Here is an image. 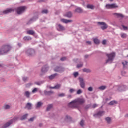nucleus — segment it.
<instances>
[{"instance_id": "obj_1", "label": "nucleus", "mask_w": 128, "mask_h": 128, "mask_svg": "<svg viewBox=\"0 0 128 128\" xmlns=\"http://www.w3.org/2000/svg\"><path fill=\"white\" fill-rule=\"evenodd\" d=\"M86 102V100L84 98L76 99L68 104L69 108H78V104H84Z\"/></svg>"}, {"instance_id": "obj_2", "label": "nucleus", "mask_w": 128, "mask_h": 128, "mask_svg": "<svg viewBox=\"0 0 128 128\" xmlns=\"http://www.w3.org/2000/svg\"><path fill=\"white\" fill-rule=\"evenodd\" d=\"M10 50H12V47H10V46H4L2 47L1 50H0V56H2V54H8Z\"/></svg>"}, {"instance_id": "obj_3", "label": "nucleus", "mask_w": 128, "mask_h": 128, "mask_svg": "<svg viewBox=\"0 0 128 128\" xmlns=\"http://www.w3.org/2000/svg\"><path fill=\"white\" fill-rule=\"evenodd\" d=\"M108 60L106 61V64H112L114 58H116V53L112 52L110 54H107Z\"/></svg>"}, {"instance_id": "obj_4", "label": "nucleus", "mask_w": 128, "mask_h": 128, "mask_svg": "<svg viewBox=\"0 0 128 128\" xmlns=\"http://www.w3.org/2000/svg\"><path fill=\"white\" fill-rule=\"evenodd\" d=\"M18 119V118L15 117L13 120H12L8 122L7 124H6L2 128H8L10 126L11 124H12V123L14 122H16V120H17Z\"/></svg>"}, {"instance_id": "obj_5", "label": "nucleus", "mask_w": 128, "mask_h": 128, "mask_svg": "<svg viewBox=\"0 0 128 128\" xmlns=\"http://www.w3.org/2000/svg\"><path fill=\"white\" fill-rule=\"evenodd\" d=\"M26 10V6H22V7H20L17 8V14H22V12H24V10Z\"/></svg>"}, {"instance_id": "obj_6", "label": "nucleus", "mask_w": 128, "mask_h": 128, "mask_svg": "<svg viewBox=\"0 0 128 128\" xmlns=\"http://www.w3.org/2000/svg\"><path fill=\"white\" fill-rule=\"evenodd\" d=\"M98 24H100V26H101V28L103 30H106L108 28V24L104 22H98Z\"/></svg>"}, {"instance_id": "obj_7", "label": "nucleus", "mask_w": 128, "mask_h": 128, "mask_svg": "<svg viewBox=\"0 0 128 128\" xmlns=\"http://www.w3.org/2000/svg\"><path fill=\"white\" fill-rule=\"evenodd\" d=\"M118 8V6H116V4L106 5V8H107V10H112V8Z\"/></svg>"}, {"instance_id": "obj_8", "label": "nucleus", "mask_w": 128, "mask_h": 128, "mask_svg": "<svg viewBox=\"0 0 128 128\" xmlns=\"http://www.w3.org/2000/svg\"><path fill=\"white\" fill-rule=\"evenodd\" d=\"M79 80L80 82V86L82 88H86V83H84V78H79Z\"/></svg>"}, {"instance_id": "obj_9", "label": "nucleus", "mask_w": 128, "mask_h": 128, "mask_svg": "<svg viewBox=\"0 0 128 128\" xmlns=\"http://www.w3.org/2000/svg\"><path fill=\"white\" fill-rule=\"evenodd\" d=\"M57 30H58V32H64V30H66V28H64V27L61 24H58Z\"/></svg>"}, {"instance_id": "obj_10", "label": "nucleus", "mask_w": 128, "mask_h": 128, "mask_svg": "<svg viewBox=\"0 0 128 128\" xmlns=\"http://www.w3.org/2000/svg\"><path fill=\"white\" fill-rule=\"evenodd\" d=\"M55 72H64V69L62 67H56L55 68Z\"/></svg>"}, {"instance_id": "obj_11", "label": "nucleus", "mask_w": 128, "mask_h": 128, "mask_svg": "<svg viewBox=\"0 0 128 128\" xmlns=\"http://www.w3.org/2000/svg\"><path fill=\"white\" fill-rule=\"evenodd\" d=\"M26 54L28 56H32V54H34V50L32 49H30L27 50Z\"/></svg>"}, {"instance_id": "obj_12", "label": "nucleus", "mask_w": 128, "mask_h": 128, "mask_svg": "<svg viewBox=\"0 0 128 128\" xmlns=\"http://www.w3.org/2000/svg\"><path fill=\"white\" fill-rule=\"evenodd\" d=\"M14 12V8H8L7 10L4 11L3 12V14H10V12Z\"/></svg>"}, {"instance_id": "obj_13", "label": "nucleus", "mask_w": 128, "mask_h": 128, "mask_svg": "<svg viewBox=\"0 0 128 128\" xmlns=\"http://www.w3.org/2000/svg\"><path fill=\"white\" fill-rule=\"evenodd\" d=\"M64 16H66V18H72V12H68L64 14Z\"/></svg>"}, {"instance_id": "obj_14", "label": "nucleus", "mask_w": 128, "mask_h": 128, "mask_svg": "<svg viewBox=\"0 0 128 128\" xmlns=\"http://www.w3.org/2000/svg\"><path fill=\"white\" fill-rule=\"evenodd\" d=\"M61 22H64V24H70V22H72V20H68L66 19H62Z\"/></svg>"}, {"instance_id": "obj_15", "label": "nucleus", "mask_w": 128, "mask_h": 128, "mask_svg": "<svg viewBox=\"0 0 128 128\" xmlns=\"http://www.w3.org/2000/svg\"><path fill=\"white\" fill-rule=\"evenodd\" d=\"M61 86H62V85L57 84L54 88L51 87L50 88H52L53 90H60V88Z\"/></svg>"}, {"instance_id": "obj_16", "label": "nucleus", "mask_w": 128, "mask_h": 128, "mask_svg": "<svg viewBox=\"0 0 128 128\" xmlns=\"http://www.w3.org/2000/svg\"><path fill=\"white\" fill-rule=\"evenodd\" d=\"M122 64H123L124 68H128V62L124 61Z\"/></svg>"}, {"instance_id": "obj_17", "label": "nucleus", "mask_w": 128, "mask_h": 128, "mask_svg": "<svg viewBox=\"0 0 128 128\" xmlns=\"http://www.w3.org/2000/svg\"><path fill=\"white\" fill-rule=\"evenodd\" d=\"M26 108H28V110H32V104L28 103L26 105Z\"/></svg>"}, {"instance_id": "obj_18", "label": "nucleus", "mask_w": 128, "mask_h": 128, "mask_svg": "<svg viewBox=\"0 0 128 128\" xmlns=\"http://www.w3.org/2000/svg\"><path fill=\"white\" fill-rule=\"evenodd\" d=\"M48 66H46V67L42 69V72L44 73V72H48Z\"/></svg>"}, {"instance_id": "obj_19", "label": "nucleus", "mask_w": 128, "mask_h": 128, "mask_svg": "<svg viewBox=\"0 0 128 128\" xmlns=\"http://www.w3.org/2000/svg\"><path fill=\"white\" fill-rule=\"evenodd\" d=\"M114 16H116L117 18H124V15H122V14L116 13V14H114Z\"/></svg>"}, {"instance_id": "obj_20", "label": "nucleus", "mask_w": 128, "mask_h": 128, "mask_svg": "<svg viewBox=\"0 0 128 128\" xmlns=\"http://www.w3.org/2000/svg\"><path fill=\"white\" fill-rule=\"evenodd\" d=\"M58 74H54L53 75H52L51 76H50L49 77L50 80H54V78H56V76H57Z\"/></svg>"}, {"instance_id": "obj_21", "label": "nucleus", "mask_w": 128, "mask_h": 128, "mask_svg": "<svg viewBox=\"0 0 128 128\" xmlns=\"http://www.w3.org/2000/svg\"><path fill=\"white\" fill-rule=\"evenodd\" d=\"M104 112L100 111L98 113L96 116H104Z\"/></svg>"}, {"instance_id": "obj_22", "label": "nucleus", "mask_w": 128, "mask_h": 128, "mask_svg": "<svg viewBox=\"0 0 128 128\" xmlns=\"http://www.w3.org/2000/svg\"><path fill=\"white\" fill-rule=\"evenodd\" d=\"M54 94V92H44V94H46V96H50V94Z\"/></svg>"}, {"instance_id": "obj_23", "label": "nucleus", "mask_w": 128, "mask_h": 128, "mask_svg": "<svg viewBox=\"0 0 128 128\" xmlns=\"http://www.w3.org/2000/svg\"><path fill=\"white\" fill-rule=\"evenodd\" d=\"M94 44H100V40H98V38H95L94 40Z\"/></svg>"}, {"instance_id": "obj_24", "label": "nucleus", "mask_w": 128, "mask_h": 128, "mask_svg": "<svg viewBox=\"0 0 128 128\" xmlns=\"http://www.w3.org/2000/svg\"><path fill=\"white\" fill-rule=\"evenodd\" d=\"M84 72H87L88 74H90V72H91L92 71L90 69H86V68H84L83 70Z\"/></svg>"}, {"instance_id": "obj_25", "label": "nucleus", "mask_w": 128, "mask_h": 128, "mask_svg": "<svg viewBox=\"0 0 128 128\" xmlns=\"http://www.w3.org/2000/svg\"><path fill=\"white\" fill-rule=\"evenodd\" d=\"M76 12L80 14V12H82V10L80 8H78L76 10Z\"/></svg>"}, {"instance_id": "obj_26", "label": "nucleus", "mask_w": 128, "mask_h": 128, "mask_svg": "<svg viewBox=\"0 0 128 128\" xmlns=\"http://www.w3.org/2000/svg\"><path fill=\"white\" fill-rule=\"evenodd\" d=\"M88 8H90V10H94V6L93 5L88 4L87 6Z\"/></svg>"}, {"instance_id": "obj_27", "label": "nucleus", "mask_w": 128, "mask_h": 128, "mask_svg": "<svg viewBox=\"0 0 128 128\" xmlns=\"http://www.w3.org/2000/svg\"><path fill=\"white\" fill-rule=\"evenodd\" d=\"M28 34L32 36L34 34V30H29L27 32Z\"/></svg>"}, {"instance_id": "obj_28", "label": "nucleus", "mask_w": 128, "mask_h": 128, "mask_svg": "<svg viewBox=\"0 0 128 128\" xmlns=\"http://www.w3.org/2000/svg\"><path fill=\"white\" fill-rule=\"evenodd\" d=\"M118 102L116 101H112L109 104L110 106H114V104H117Z\"/></svg>"}, {"instance_id": "obj_29", "label": "nucleus", "mask_w": 128, "mask_h": 128, "mask_svg": "<svg viewBox=\"0 0 128 128\" xmlns=\"http://www.w3.org/2000/svg\"><path fill=\"white\" fill-rule=\"evenodd\" d=\"M25 96L28 98H30V93L28 92H25Z\"/></svg>"}, {"instance_id": "obj_30", "label": "nucleus", "mask_w": 128, "mask_h": 128, "mask_svg": "<svg viewBox=\"0 0 128 128\" xmlns=\"http://www.w3.org/2000/svg\"><path fill=\"white\" fill-rule=\"evenodd\" d=\"M28 116V114H26L24 115L22 118H21V120H26V118Z\"/></svg>"}, {"instance_id": "obj_31", "label": "nucleus", "mask_w": 128, "mask_h": 128, "mask_svg": "<svg viewBox=\"0 0 128 128\" xmlns=\"http://www.w3.org/2000/svg\"><path fill=\"white\" fill-rule=\"evenodd\" d=\"M52 104H50L48 106V107L47 108V111L48 112H50V110H52Z\"/></svg>"}, {"instance_id": "obj_32", "label": "nucleus", "mask_w": 128, "mask_h": 128, "mask_svg": "<svg viewBox=\"0 0 128 128\" xmlns=\"http://www.w3.org/2000/svg\"><path fill=\"white\" fill-rule=\"evenodd\" d=\"M126 36H128L126 34H121V38H126Z\"/></svg>"}, {"instance_id": "obj_33", "label": "nucleus", "mask_w": 128, "mask_h": 128, "mask_svg": "<svg viewBox=\"0 0 128 128\" xmlns=\"http://www.w3.org/2000/svg\"><path fill=\"white\" fill-rule=\"evenodd\" d=\"M106 88V86H102L99 88V90H104Z\"/></svg>"}, {"instance_id": "obj_34", "label": "nucleus", "mask_w": 128, "mask_h": 128, "mask_svg": "<svg viewBox=\"0 0 128 128\" xmlns=\"http://www.w3.org/2000/svg\"><path fill=\"white\" fill-rule=\"evenodd\" d=\"M4 110H10V106L9 105H5L4 106Z\"/></svg>"}, {"instance_id": "obj_35", "label": "nucleus", "mask_w": 128, "mask_h": 128, "mask_svg": "<svg viewBox=\"0 0 128 128\" xmlns=\"http://www.w3.org/2000/svg\"><path fill=\"white\" fill-rule=\"evenodd\" d=\"M106 120L108 124H110V122H112V119L110 118H106Z\"/></svg>"}, {"instance_id": "obj_36", "label": "nucleus", "mask_w": 128, "mask_h": 128, "mask_svg": "<svg viewBox=\"0 0 128 128\" xmlns=\"http://www.w3.org/2000/svg\"><path fill=\"white\" fill-rule=\"evenodd\" d=\"M42 106V102H38L37 104V108H40Z\"/></svg>"}, {"instance_id": "obj_37", "label": "nucleus", "mask_w": 128, "mask_h": 128, "mask_svg": "<svg viewBox=\"0 0 128 128\" xmlns=\"http://www.w3.org/2000/svg\"><path fill=\"white\" fill-rule=\"evenodd\" d=\"M30 40H32V38H30V37L26 36L24 38V40H25L26 41Z\"/></svg>"}, {"instance_id": "obj_38", "label": "nucleus", "mask_w": 128, "mask_h": 128, "mask_svg": "<svg viewBox=\"0 0 128 128\" xmlns=\"http://www.w3.org/2000/svg\"><path fill=\"white\" fill-rule=\"evenodd\" d=\"M42 14H48V10H43L42 11Z\"/></svg>"}, {"instance_id": "obj_39", "label": "nucleus", "mask_w": 128, "mask_h": 128, "mask_svg": "<svg viewBox=\"0 0 128 128\" xmlns=\"http://www.w3.org/2000/svg\"><path fill=\"white\" fill-rule=\"evenodd\" d=\"M74 78H78V72H76L74 74Z\"/></svg>"}, {"instance_id": "obj_40", "label": "nucleus", "mask_w": 128, "mask_h": 128, "mask_svg": "<svg viewBox=\"0 0 128 128\" xmlns=\"http://www.w3.org/2000/svg\"><path fill=\"white\" fill-rule=\"evenodd\" d=\"M80 124L81 126H84V121L82 120L80 123Z\"/></svg>"}, {"instance_id": "obj_41", "label": "nucleus", "mask_w": 128, "mask_h": 128, "mask_svg": "<svg viewBox=\"0 0 128 128\" xmlns=\"http://www.w3.org/2000/svg\"><path fill=\"white\" fill-rule=\"evenodd\" d=\"M38 88H35L32 91V92L33 94H35V92H38Z\"/></svg>"}, {"instance_id": "obj_42", "label": "nucleus", "mask_w": 128, "mask_h": 128, "mask_svg": "<svg viewBox=\"0 0 128 128\" xmlns=\"http://www.w3.org/2000/svg\"><path fill=\"white\" fill-rule=\"evenodd\" d=\"M58 96L60 98H64V96H66V94H61L58 95Z\"/></svg>"}, {"instance_id": "obj_43", "label": "nucleus", "mask_w": 128, "mask_h": 128, "mask_svg": "<svg viewBox=\"0 0 128 128\" xmlns=\"http://www.w3.org/2000/svg\"><path fill=\"white\" fill-rule=\"evenodd\" d=\"M82 92V91L80 90H79L78 92H77V94H81Z\"/></svg>"}, {"instance_id": "obj_44", "label": "nucleus", "mask_w": 128, "mask_h": 128, "mask_svg": "<svg viewBox=\"0 0 128 128\" xmlns=\"http://www.w3.org/2000/svg\"><path fill=\"white\" fill-rule=\"evenodd\" d=\"M83 66L84 65L82 64H78L77 66V68H82Z\"/></svg>"}, {"instance_id": "obj_45", "label": "nucleus", "mask_w": 128, "mask_h": 128, "mask_svg": "<svg viewBox=\"0 0 128 128\" xmlns=\"http://www.w3.org/2000/svg\"><path fill=\"white\" fill-rule=\"evenodd\" d=\"M60 60H62V62H64V60H66V57L62 58L60 59Z\"/></svg>"}, {"instance_id": "obj_46", "label": "nucleus", "mask_w": 128, "mask_h": 128, "mask_svg": "<svg viewBox=\"0 0 128 128\" xmlns=\"http://www.w3.org/2000/svg\"><path fill=\"white\" fill-rule=\"evenodd\" d=\"M36 118V117H34L32 118H31L30 120H29V122H34Z\"/></svg>"}, {"instance_id": "obj_47", "label": "nucleus", "mask_w": 128, "mask_h": 128, "mask_svg": "<svg viewBox=\"0 0 128 128\" xmlns=\"http://www.w3.org/2000/svg\"><path fill=\"white\" fill-rule=\"evenodd\" d=\"M88 90L89 92H92V90H94V88H92V87H90L88 88Z\"/></svg>"}, {"instance_id": "obj_48", "label": "nucleus", "mask_w": 128, "mask_h": 128, "mask_svg": "<svg viewBox=\"0 0 128 128\" xmlns=\"http://www.w3.org/2000/svg\"><path fill=\"white\" fill-rule=\"evenodd\" d=\"M126 72H122V76H126Z\"/></svg>"}, {"instance_id": "obj_49", "label": "nucleus", "mask_w": 128, "mask_h": 128, "mask_svg": "<svg viewBox=\"0 0 128 128\" xmlns=\"http://www.w3.org/2000/svg\"><path fill=\"white\" fill-rule=\"evenodd\" d=\"M70 94H73V92H74L75 90L74 89H70Z\"/></svg>"}, {"instance_id": "obj_50", "label": "nucleus", "mask_w": 128, "mask_h": 128, "mask_svg": "<svg viewBox=\"0 0 128 128\" xmlns=\"http://www.w3.org/2000/svg\"><path fill=\"white\" fill-rule=\"evenodd\" d=\"M102 44H104V46H106V40H103Z\"/></svg>"}, {"instance_id": "obj_51", "label": "nucleus", "mask_w": 128, "mask_h": 128, "mask_svg": "<svg viewBox=\"0 0 128 128\" xmlns=\"http://www.w3.org/2000/svg\"><path fill=\"white\" fill-rule=\"evenodd\" d=\"M98 108V104H94L92 106L93 108Z\"/></svg>"}, {"instance_id": "obj_52", "label": "nucleus", "mask_w": 128, "mask_h": 128, "mask_svg": "<svg viewBox=\"0 0 128 128\" xmlns=\"http://www.w3.org/2000/svg\"><path fill=\"white\" fill-rule=\"evenodd\" d=\"M122 28H123L124 30H127L128 27L122 26Z\"/></svg>"}, {"instance_id": "obj_53", "label": "nucleus", "mask_w": 128, "mask_h": 128, "mask_svg": "<svg viewBox=\"0 0 128 128\" xmlns=\"http://www.w3.org/2000/svg\"><path fill=\"white\" fill-rule=\"evenodd\" d=\"M33 20H34L31 19V20L29 21V22L28 23V24H32V22L33 21Z\"/></svg>"}, {"instance_id": "obj_54", "label": "nucleus", "mask_w": 128, "mask_h": 128, "mask_svg": "<svg viewBox=\"0 0 128 128\" xmlns=\"http://www.w3.org/2000/svg\"><path fill=\"white\" fill-rule=\"evenodd\" d=\"M28 80V78H23V80L24 82H26V80Z\"/></svg>"}, {"instance_id": "obj_55", "label": "nucleus", "mask_w": 128, "mask_h": 128, "mask_svg": "<svg viewBox=\"0 0 128 128\" xmlns=\"http://www.w3.org/2000/svg\"><path fill=\"white\" fill-rule=\"evenodd\" d=\"M86 44H88L90 45V44H92V42H87Z\"/></svg>"}, {"instance_id": "obj_56", "label": "nucleus", "mask_w": 128, "mask_h": 128, "mask_svg": "<svg viewBox=\"0 0 128 128\" xmlns=\"http://www.w3.org/2000/svg\"><path fill=\"white\" fill-rule=\"evenodd\" d=\"M88 58V55L85 56V58Z\"/></svg>"}, {"instance_id": "obj_57", "label": "nucleus", "mask_w": 128, "mask_h": 128, "mask_svg": "<svg viewBox=\"0 0 128 128\" xmlns=\"http://www.w3.org/2000/svg\"><path fill=\"white\" fill-rule=\"evenodd\" d=\"M35 84H36L37 86H40V83L38 82H36Z\"/></svg>"}, {"instance_id": "obj_58", "label": "nucleus", "mask_w": 128, "mask_h": 128, "mask_svg": "<svg viewBox=\"0 0 128 128\" xmlns=\"http://www.w3.org/2000/svg\"><path fill=\"white\" fill-rule=\"evenodd\" d=\"M68 98H72V96L70 95L68 96Z\"/></svg>"}, {"instance_id": "obj_59", "label": "nucleus", "mask_w": 128, "mask_h": 128, "mask_svg": "<svg viewBox=\"0 0 128 128\" xmlns=\"http://www.w3.org/2000/svg\"><path fill=\"white\" fill-rule=\"evenodd\" d=\"M66 118L67 120H68V118H70V117H69L68 116H66Z\"/></svg>"}, {"instance_id": "obj_60", "label": "nucleus", "mask_w": 128, "mask_h": 128, "mask_svg": "<svg viewBox=\"0 0 128 128\" xmlns=\"http://www.w3.org/2000/svg\"><path fill=\"white\" fill-rule=\"evenodd\" d=\"M110 2H114V0H110Z\"/></svg>"}, {"instance_id": "obj_61", "label": "nucleus", "mask_w": 128, "mask_h": 128, "mask_svg": "<svg viewBox=\"0 0 128 128\" xmlns=\"http://www.w3.org/2000/svg\"><path fill=\"white\" fill-rule=\"evenodd\" d=\"M40 2H42V0H40Z\"/></svg>"}, {"instance_id": "obj_62", "label": "nucleus", "mask_w": 128, "mask_h": 128, "mask_svg": "<svg viewBox=\"0 0 128 128\" xmlns=\"http://www.w3.org/2000/svg\"><path fill=\"white\" fill-rule=\"evenodd\" d=\"M18 46H20V44H18Z\"/></svg>"}, {"instance_id": "obj_63", "label": "nucleus", "mask_w": 128, "mask_h": 128, "mask_svg": "<svg viewBox=\"0 0 128 128\" xmlns=\"http://www.w3.org/2000/svg\"><path fill=\"white\" fill-rule=\"evenodd\" d=\"M0 66H2V65L0 64Z\"/></svg>"}, {"instance_id": "obj_64", "label": "nucleus", "mask_w": 128, "mask_h": 128, "mask_svg": "<svg viewBox=\"0 0 128 128\" xmlns=\"http://www.w3.org/2000/svg\"><path fill=\"white\" fill-rule=\"evenodd\" d=\"M96 116V115H94V116Z\"/></svg>"}]
</instances>
